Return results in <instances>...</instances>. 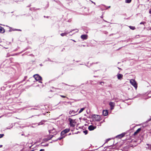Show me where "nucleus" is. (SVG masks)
Segmentation results:
<instances>
[{
	"instance_id": "nucleus-45",
	"label": "nucleus",
	"mask_w": 151,
	"mask_h": 151,
	"mask_svg": "<svg viewBox=\"0 0 151 151\" xmlns=\"http://www.w3.org/2000/svg\"><path fill=\"white\" fill-rule=\"evenodd\" d=\"M17 31H21L22 30H21V29H18V30Z\"/></svg>"
},
{
	"instance_id": "nucleus-15",
	"label": "nucleus",
	"mask_w": 151,
	"mask_h": 151,
	"mask_svg": "<svg viewBox=\"0 0 151 151\" xmlns=\"http://www.w3.org/2000/svg\"><path fill=\"white\" fill-rule=\"evenodd\" d=\"M70 32H68V31H65V32L62 33L60 34L61 36L63 37L64 36H66Z\"/></svg>"
},
{
	"instance_id": "nucleus-1",
	"label": "nucleus",
	"mask_w": 151,
	"mask_h": 151,
	"mask_svg": "<svg viewBox=\"0 0 151 151\" xmlns=\"http://www.w3.org/2000/svg\"><path fill=\"white\" fill-rule=\"evenodd\" d=\"M92 118L94 121L97 122H99L101 120L100 116L97 115H92Z\"/></svg>"
},
{
	"instance_id": "nucleus-54",
	"label": "nucleus",
	"mask_w": 151,
	"mask_h": 151,
	"mask_svg": "<svg viewBox=\"0 0 151 151\" xmlns=\"http://www.w3.org/2000/svg\"><path fill=\"white\" fill-rule=\"evenodd\" d=\"M68 22H70V20H68Z\"/></svg>"
},
{
	"instance_id": "nucleus-27",
	"label": "nucleus",
	"mask_w": 151,
	"mask_h": 151,
	"mask_svg": "<svg viewBox=\"0 0 151 151\" xmlns=\"http://www.w3.org/2000/svg\"><path fill=\"white\" fill-rule=\"evenodd\" d=\"M42 146L45 147L47 146L48 145V144H45L44 145H42Z\"/></svg>"
},
{
	"instance_id": "nucleus-40",
	"label": "nucleus",
	"mask_w": 151,
	"mask_h": 151,
	"mask_svg": "<svg viewBox=\"0 0 151 151\" xmlns=\"http://www.w3.org/2000/svg\"><path fill=\"white\" fill-rule=\"evenodd\" d=\"M12 30H13V31H15V30L16 31H17V30H18V29H13Z\"/></svg>"
},
{
	"instance_id": "nucleus-17",
	"label": "nucleus",
	"mask_w": 151,
	"mask_h": 151,
	"mask_svg": "<svg viewBox=\"0 0 151 151\" xmlns=\"http://www.w3.org/2000/svg\"><path fill=\"white\" fill-rule=\"evenodd\" d=\"M45 121L44 120H42L40 122L38 123H37L38 125H42L44 124V122Z\"/></svg>"
},
{
	"instance_id": "nucleus-26",
	"label": "nucleus",
	"mask_w": 151,
	"mask_h": 151,
	"mask_svg": "<svg viewBox=\"0 0 151 151\" xmlns=\"http://www.w3.org/2000/svg\"><path fill=\"white\" fill-rule=\"evenodd\" d=\"M4 135V134H0V138L2 137Z\"/></svg>"
},
{
	"instance_id": "nucleus-46",
	"label": "nucleus",
	"mask_w": 151,
	"mask_h": 151,
	"mask_svg": "<svg viewBox=\"0 0 151 151\" xmlns=\"http://www.w3.org/2000/svg\"><path fill=\"white\" fill-rule=\"evenodd\" d=\"M101 17L102 18L103 17V15H102Z\"/></svg>"
},
{
	"instance_id": "nucleus-50",
	"label": "nucleus",
	"mask_w": 151,
	"mask_h": 151,
	"mask_svg": "<svg viewBox=\"0 0 151 151\" xmlns=\"http://www.w3.org/2000/svg\"><path fill=\"white\" fill-rule=\"evenodd\" d=\"M73 40V41H74V42H76V41L75 40Z\"/></svg>"
},
{
	"instance_id": "nucleus-59",
	"label": "nucleus",
	"mask_w": 151,
	"mask_h": 151,
	"mask_svg": "<svg viewBox=\"0 0 151 151\" xmlns=\"http://www.w3.org/2000/svg\"><path fill=\"white\" fill-rule=\"evenodd\" d=\"M104 21H105V22H106V21L105 20H104Z\"/></svg>"
},
{
	"instance_id": "nucleus-33",
	"label": "nucleus",
	"mask_w": 151,
	"mask_h": 151,
	"mask_svg": "<svg viewBox=\"0 0 151 151\" xmlns=\"http://www.w3.org/2000/svg\"><path fill=\"white\" fill-rule=\"evenodd\" d=\"M26 79L25 78H24V79L22 81H21L20 82L21 83H22V82L23 81H24Z\"/></svg>"
},
{
	"instance_id": "nucleus-51",
	"label": "nucleus",
	"mask_w": 151,
	"mask_h": 151,
	"mask_svg": "<svg viewBox=\"0 0 151 151\" xmlns=\"http://www.w3.org/2000/svg\"><path fill=\"white\" fill-rule=\"evenodd\" d=\"M48 60L49 61H51V60H50V59H48Z\"/></svg>"
},
{
	"instance_id": "nucleus-42",
	"label": "nucleus",
	"mask_w": 151,
	"mask_h": 151,
	"mask_svg": "<svg viewBox=\"0 0 151 151\" xmlns=\"http://www.w3.org/2000/svg\"><path fill=\"white\" fill-rule=\"evenodd\" d=\"M44 17H46V18H48L49 17V16H47V17H45V16H44Z\"/></svg>"
},
{
	"instance_id": "nucleus-48",
	"label": "nucleus",
	"mask_w": 151,
	"mask_h": 151,
	"mask_svg": "<svg viewBox=\"0 0 151 151\" xmlns=\"http://www.w3.org/2000/svg\"><path fill=\"white\" fill-rule=\"evenodd\" d=\"M63 84H64L65 85H67V84H65V83H62Z\"/></svg>"
},
{
	"instance_id": "nucleus-53",
	"label": "nucleus",
	"mask_w": 151,
	"mask_h": 151,
	"mask_svg": "<svg viewBox=\"0 0 151 151\" xmlns=\"http://www.w3.org/2000/svg\"><path fill=\"white\" fill-rule=\"evenodd\" d=\"M71 133H69V134H68V135H71Z\"/></svg>"
},
{
	"instance_id": "nucleus-13",
	"label": "nucleus",
	"mask_w": 151,
	"mask_h": 151,
	"mask_svg": "<svg viewBox=\"0 0 151 151\" xmlns=\"http://www.w3.org/2000/svg\"><path fill=\"white\" fill-rule=\"evenodd\" d=\"M108 114V111L107 110H104L103 111V115L104 116H107Z\"/></svg>"
},
{
	"instance_id": "nucleus-39",
	"label": "nucleus",
	"mask_w": 151,
	"mask_h": 151,
	"mask_svg": "<svg viewBox=\"0 0 151 151\" xmlns=\"http://www.w3.org/2000/svg\"><path fill=\"white\" fill-rule=\"evenodd\" d=\"M29 55L31 56H34V55H33V54H30Z\"/></svg>"
},
{
	"instance_id": "nucleus-14",
	"label": "nucleus",
	"mask_w": 151,
	"mask_h": 151,
	"mask_svg": "<svg viewBox=\"0 0 151 151\" xmlns=\"http://www.w3.org/2000/svg\"><path fill=\"white\" fill-rule=\"evenodd\" d=\"M141 128L138 129L136 130V131L134 133V135H136L138 133H139L141 131Z\"/></svg>"
},
{
	"instance_id": "nucleus-21",
	"label": "nucleus",
	"mask_w": 151,
	"mask_h": 151,
	"mask_svg": "<svg viewBox=\"0 0 151 151\" xmlns=\"http://www.w3.org/2000/svg\"><path fill=\"white\" fill-rule=\"evenodd\" d=\"M132 0H125V2L126 3H129L131 2Z\"/></svg>"
},
{
	"instance_id": "nucleus-22",
	"label": "nucleus",
	"mask_w": 151,
	"mask_h": 151,
	"mask_svg": "<svg viewBox=\"0 0 151 151\" xmlns=\"http://www.w3.org/2000/svg\"><path fill=\"white\" fill-rule=\"evenodd\" d=\"M98 83H99L101 85H103L104 83V82H98Z\"/></svg>"
},
{
	"instance_id": "nucleus-57",
	"label": "nucleus",
	"mask_w": 151,
	"mask_h": 151,
	"mask_svg": "<svg viewBox=\"0 0 151 151\" xmlns=\"http://www.w3.org/2000/svg\"><path fill=\"white\" fill-rule=\"evenodd\" d=\"M30 5H29V6H28V7H29L30 6Z\"/></svg>"
},
{
	"instance_id": "nucleus-60",
	"label": "nucleus",
	"mask_w": 151,
	"mask_h": 151,
	"mask_svg": "<svg viewBox=\"0 0 151 151\" xmlns=\"http://www.w3.org/2000/svg\"><path fill=\"white\" fill-rule=\"evenodd\" d=\"M9 31H11V30H9Z\"/></svg>"
},
{
	"instance_id": "nucleus-16",
	"label": "nucleus",
	"mask_w": 151,
	"mask_h": 151,
	"mask_svg": "<svg viewBox=\"0 0 151 151\" xmlns=\"http://www.w3.org/2000/svg\"><path fill=\"white\" fill-rule=\"evenodd\" d=\"M5 32V30L4 28L0 27V32L4 33Z\"/></svg>"
},
{
	"instance_id": "nucleus-52",
	"label": "nucleus",
	"mask_w": 151,
	"mask_h": 151,
	"mask_svg": "<svg viewBox=\"0 0 151 151\" xmlns=\"http://www.w3.org/2000/svg\"><path fill=\"white\" fill-rule=\"evenodd\" d=\"M64 49H65V48H63V49H62V51H63Z\"/></svg>"
},
{
	"instance_id": "nucleus-20",
	"label": "nucleus",
	"mask_w": 151,
	"mask_h": 151,
	"mask_svg": "<svg viewBox=\"0 0 151 151\" xmlns=\"http://www.w3.org/2000/svg\"><path fill=\"white\" fill-rule=\"evenodd\" d=\"M129 27L131 29H132L133 30H134L135 28V27L134 26H129Z\"/></svg>"
},
{
	"instance_id": "nucleus-6",
	"label": "nucleus",
	"mask_w": 151,
	"mask_h": 151,
	"mask_svg": "<svg viewBox=\"0 0 151 151\" xmlns=\"http://www.w3.org/2000/svg\"><path fill=\"white\" fill-rule=\"evenodd\" d=\"M68 121L70 122V125L71 127H75V125L73 124L74 123L73 119L71 118H69L68 119Z\"/></svg>"
},
{
	"instance_id": "nucleus-61",
	"label": "nucleus",
	"mask_w": 151,
	"mask_h": 151,
	"mask_svg": "<svg viewBox=\"0 0 151 151\" xmlns=\"http://www.w3.org/2000/svg\"><path fill=\"white\" fill-rule=\"evenodd\" d=\"M119 68V69H120V68Z\"/></svg>"
},
{
	"instance_id": "nucleus-12",
	"label": "nucleus",
	"mask_w": 151,
	"mask_h": 151,
	"mask_svg": "<svg viewBox=\"0 0 151 151\" xmlns=\"http://www.w3.org/2000/svg\"><path fill=\"white\" fill-rule=\"evenodd\" d=\"M56 132V130L53 127H52V129L49 130V132L50 133H54Z\"/></svg>"
},
{
	"instance_id": "nucleus-44",
	"label": "nucleus",
	"mask_w": 151,
	"mask_h": 151,
	"mask_svg": "<svg viewBox=\"0 0 151 151\" xmlns=\"http://www.w3.org/2000/svg\"><path fill=\"white\" fill-rule=\"evenodd\" d=\"M37 109L34 108H32L31 109H35H35L36 110Z\"/></svg>"
},
{
	"instance_id": "nucleus-18",
	"label": "nucleus",
	"mask_w": 151,
	"mask_h": 151,
	"mask_svg": "<svg viewBox=\"0 0 151 151\" xmlns=\"http://www.w3.org/2000/svg\"><path fill=\"white\" fill-rule=\"evenodd\" d=\"M102 6H104V9L106 10V9H108V8H109L111 7V6H110L107 7L106 6L104 5H102Z\"/></svg>"
},
{
	"instance_id": "nucleus-35",
	"label": "nucleus",
	"mask_w": 151,
	"mask_h": 151,
	"mask_svg": "<svg viewBox=\"0 0 151 151\" xmlns=\"http://www.w3.org/2000/svg\"><path fill=\"white\" fill-rule=\"evenodd\" d=\"M60 96L62 98H65L66 97L65 96H63V95H60Z\"/></svg>"
},
{
	"instance_id": "nucleus-9",
	"label": "nucleus",
	"mask_w": 151,
	"mask_h": 151,
	"mask_svg": "<svg viewBox=\"0 0 151 151\" xmlns=\"http://www.w3.org/2000/svg\"><path fill=\"white\" fill-rule=\"evenodd\" d=\"M96 128V126H94L93 125H90L88 127V129L90 131H92L93 130Z\"/></svg>"
},
{
	"instance_id": "nucleus-64",
	"label": "nucleus",
	"mask_w": 151,
	"mask_h": 151,
	"mask_svg": "<svg viewBox=\"0 0 151 151\" xmlns=\"http://www.w3.org/2000/svg\"><path fill=\"white\" fill-rule=\"evenodd\" d=\"M149 97H151V96H149Z\"/></svg>"
},
{
	"instance_id": "nucleus-25",
	"label": "nucleus",
	"mask_w": 151,
	"mask_h": 151,
	"mask_svg": "<svg viewBox=\"0 0 151 151\" xmlns=\"http://www.w3.org/2000/svg\"><path fill=\"white\" fill-rule=\"evenodd\" d=\"M110 140V138L106 140V142H105V143H107L109 140Z\"/></svg>"
},
{
	"instance_id": "nucleus-24",
	"label": "nucleus",
	"mask_w": 151,
	"mask_h": 151,
	"mask_svg": "<svg viewBox=\"0 0 151 151\" xmlns=\"http://www.w3.org/2000/svg\"><path fill=\"white\" fill-rule=\"evenodd\" d=\"M65 137V136H63V137H59V138H58V139L56 140V141L58 140H61V139H62L63 138H64Z\"/></svg>"
},
{
	"instance_id": "nucleus-37",
	"label": "nucleus",
	"mask_w": 151,
	"mask_h": 151,
	"mask_svg": "<svg viewBox=\"0 0 151 151\" xmlns=\"http://www.w3.org/2000/svg\"><path fill=\"white\" fill-rule=\"evenodd\" d=\"M18 53H15L13 55H12V56H14V55H18Z\"/></svg>"
},
{
	"instance_id": "nucleus-28",
	"label": "nucleus",
	"mask_w": 151,
	"mask_h": 151,
	"mask_svg": "<svg viewBox=\"0 0 151 151\" xmlns=\"http://www.w3.org/2000/svg\"><path fill=\"white\" fill-rule=\"evenodd\" d=\"M146 23L145 22H141L140 23V24H144L145 23Z\"/></svg>"
},
{
	"instance_id": "nucleus-47",
	"label": "nucleus",
	"mask_w": 151,
	"mask_h": 151,
	"mask_svg": "<svg viewBox=\"0 0 151 151\" xmlns=\"http://www.w3.org/2000/svg\"><path fill=\"white\" fill-rule=\"evenodd\" d=\"M2 146H2V145H0V148H1V147H2Z\"/></svg>"
},
{
	"instance_id": "nucleus-23",
	"label": "nucleus",
	"mask_w": 151,
	"mask_h": 151,
	"mask_svg": "<svg viewBox=\"0 0 151 151\" xmlns=\"http://www.w3.org/2000/svg\"><path fill=\"white\" fill-rule=\"evenodd\" d=\"M88 132V131L87 130H85L83 131V132L85 134H87Z\"/></svg>"
},
{
	"instance_id": "nucleus-49",
	"label": "nucleus",
	"mask_w": 151,
	"mask_h": 151,
	"mask_svg": "<svg viewBox=\"0 0 151 151\" xmlns=\"http://www.w3.org/2000/svg\"><path fill=\"white\" fill-rule=\"evenodd\" d=\"M50 91H54V90L52 91V90H51Z\"/></svg>"
},
{
	"instance_id": "nucleus-56",
	"label": "nucleus",
	"mask_w": 151,
	"mask_h": 151,
	"mask_svg": "<svg viewBox=\"0 0 151 151\" xmlns=\"http://www.w3.org/2000/svg\"><path fill=\"white\" fill-rule=\"evenodd\" d=\"M39 82H40V83H42V82L41 81H39Z\"/></svg>"
},
{
	"instance_id": "nucleus-41",
	"label": "nucleus",
	"mask_w": 151,
	"mask_h": 151,
	"mask_svg": "<svg viewBox=\"0 0 151 151\" xmlns=\"http://www.w3.org/2000/svg\"><path fill=\"white\" fill-rule=\"evenodd\" d=\"M91 1V2H92V3H93L94 4H95V2H93V1Z\"/></svg>"
},
{
	"instance_id": "nucleus-5",
	"label": "nucleus",
	"mask_w": 151,
	"mask_h": 151,
	"mask_svg": "<svg viewBox=\"0 0 151 151\" xmlns=\"http://www.w3.org/2000/svg\"><path fill=\"white\" fill-rule=\"evenodd\" d=\"M78 109H77L75 111V110H70L69 112V114H73L71 116H74L78 114H74L75 113H76L78 111Z\"/></svg>"
},
{
	"instance_id": "nucleus-58",
	"label": "nucleus",
	"mask_w": 151,
	"mask_h": 151,
	"mask_svg": "<svg viewBox=\"0 0 151 151\" xmlns=\"http://www.w3.org/2000/svg\"><path fill=\"white\" fill-rule=\"evenodd\" d=\"M53 137V136L52 135V137H51V138L52 137Z\"/></svg>"
},
{
	"instance_id": "nucleus-3",
	"label": "nucleus",
	"mask_w": 151,
	"mask_h": 151,
	"mask_svg": "<svg viewBox=\"0 0 151 151\" xmlns=\"http://www.w3.org/2000/svg\"><path fill=\"white\" fill-rule=\"evenodd\" d=\"M70 129L69 128H67L62 131L60 133V135L62 136L68 132L70 131Z\"/></svg>"
},
{
	"instance_id": "nucleus-32",
	"label": "nucleus",
	"mask_w": 151,
	"mask_h": 151,
	"mask_svg": "<svg viewBox=\"0 0 151 151\" xmlns=\"http://www.w3.org/2000/svg\"><path fill=\"white\" fill-rule=\"evenodd\" d=\"M26 79L25 78H24V79L22 81H21L20 82L21 83H22V82L23 81H24Z\"/></svg>"
},
{
	"instance_id": "nucleus-43",
	"label": "nucleus",
	"mask_w": 151,
	"mask_h": 151,
	"mask_svg": "<svg viewBox=\"0 0 151 151\" xmlns=\"http://www.w3.org/2000/svg\"><path fill=\"white\" fill-rule=\"evenodd\" d=\"M27 76H24V78L26 79L27 78Z\"/></svg>"
},
{
	"instance_id": "nucleus-4",
	"label": "nucleus",
	"mask_w": 151,
	"mask_h": 151,
	"mask_svg": "<svg viewBox=\"0 0 151 151\" xmlns=\"http://www.w3.org/2000/svg\"><path fill=\"white\" fill-rule=\"evenodd\" d=\"M35 78V80L36 81H38L39 80H41L42 78L41 76H40L37 74H35L33 76Z\"/></svg>"
},
{
	"instance_id": "nucleus-10",
	"label": "nucleus",
	"mask_w": 151,
	"mask_h": 151,
	"mask_svg": "<svg viewBox=\"0 0 151 151\" xmlns=\"http://www.w3.org/2000/svg\"><path fill=\"white\" fill-rule=\"evenodd\" d=\"M81 38L83 39V40H86L87 39L88 35H81Z\"/></svg>"
},
{
	"instance_id": "nucleus-62",
	"label": "nucleus",
	"mask_w": 151,
	"mask_h": 151,
	"mask_svg": "<svg viewBox=\"0 0 151 151\" xmlns=\"http://www.w3.org/2000/svg\"><path fill=\"white\" fill-rule=\"evenodd\" d=\"M97 63V62H96V63Z\"/></svg>"
},
{
	"instance_id": "nucleus-63",
	"label": "nucleus",
	"mask_w": 151,
	"mask_h": 151,
	"mask_svg": "<svg viewBox=\"0 0 151 151\" xmlns=\"http://www.w3.org/2000/svg\"><path fill=\"white\" fill-rule=\"evenodd\" d=\"M78 132H77V133H76V134L78 133Z\"/></svg>"
},
{
	"instance_id": "nucleus-31",
	"label": "nucleus",
	"mask_w": 151,
	"mask_h": 151,
	"mask_svg": "<svg viewBox=\"0 0 151 151\" xmlns=\"http://www.w3.org/2000/svg\"><path fill=\"white\" fill-rule=\"evenodd\" d=\"M40 8H38L37 9H35V8H33V9L35 10H40Z\"/></svg>"
},
{
	"instance_id": "nucleus-19",
	"label": "nucleus",
	"mask_w": 151,
	"mask_h": 151,
	"mask_svg": "<svg viewBox=\"0 0 151 151\" xmlns=\"http://www.w3.org/2000/svg\"><path fill=\"white\" fill-rule=\"evenodd\" d=\"M85 109L84 108H82L80 110V111H79L78 114L80 113H81L82 111H83V110Z\"/></svg>"
},
{
	"instance_id": "nucleus-36",
	"label": "nucleus",
	"mask_w": 151,
	"mask_h": 151,
	"mask_svg": "<svg viewBox=\"0 0 151 151\" xmlns=\"http://www.w3.org/2000/svg\"><path fill=\"white\" fill-rule=\"evenodd\" d=\"M149 13L151 14V9L149 10Z\"/></svg>"
},
{
	"instance_id": "nucleus-34",
	"label": "nucleus",
	"mask_w": 151,
	"mask_h": 151,
	"mask_svg": "<svg viewBox=\"0 0 151 151\" xmlns=\"http://www.w3.org/2000/svg\"><path fill=\"white\" fill-rule=\"evenodd\" d=\"M51 88H53V89H59V88H54L53 87H51Z\"/></svg>"
},
{
	"instance_id": "nucleus-30",
	"label": "nucleus",
	"mask_w": 151,
	"mask_h": 151,
	"mask_svg": "<svg viewBox=\"0 0 151 151\" xmlns=\"http://www.w3.org/2000/svg\"><path fill=\"white\" fill-rule=\"evenodd\" d=\"M151 120V117H150V118L148 119V120H147L146 121V122H148L149 121Z\"/></svg>"
},
{
	"instance_id": "nucleus-7",
	"label": "nucleus",
	"mask_w": 151,
	"mask_h": 151,
	"mask_svg": "<svg viewBox=\"0 0 151 151\" xmlns=\"http://www.w3.org/2000/svg\"><path fill=\"white\" fill-rule=\"evenodd\" d=\"M109 105L110 106V109L111 110H112L114 109V107L115 105V104L112 102H110L109 103Z\"/></svg>"
},
{
	"instance_id": "nucleus-29",
	"label": "nucleus",
	"mask_w": 151,
	"mask_h": 151,
	"mask_svg": "<svg viewBox=\"0 0 151 151\" xmlns=\"http://www.w3.org/2000/svg\"><path fill=\"white\" fill-rule=\"evenodd\" d=\"M76 30V29H71L69 32H70V33L71 32L73 31H74V30ZM76 30H77V31L76 32H78V30L77 29H76Z\"/></svg>"
},
{
	"instance_id": "nucleus-55",
	"label": "nucleus",
	"mask_w": 151,
	"mask_h": 151,
	"mask_svg": "<svg viewBox=\"0 0 151 151\" xmlns=\"http://www.w3.org/2000/svg\"><path fill=\"white\" fill-rule=\"evenodd\" d=\"M40 66H42V64H40Z\"/></svg>"
},
{
	"instance_id": "nucleus-11",
	"label": "nucleus",
	"mask_w": 151,
	"mask_h": 151,
	"mask_svg": "<svg viewBox=\"0 0 151 151\" xmlns=\"http://www.w3.org/2000/svg\"><path fill=\"white\" fill-rule=\"evenodd\" d=\"M118 79L121 80L123 78V75L122 74L118 73L117 75Z\"/></svg>"
},
{
	"instance_id": "nucleus-8",
	"label": "nucleus",
	"mask_w": 151,
	"mask_h": 151,
	"mask_svg": "<svg viewBox=\"0 0 151 151\" xmlns=\"http://www.w3.org/2000/svg\"><path fill=\"white\" fill-rule=\"evenodd\" d=\"M125 134V133H123L121 134L118 135L116 137V138H118L119 139H121L123 137Z\"/></svg>"
},
{
	"instance_id": "nucleus-2",
	"label": "nucleus",
	"mask_w": 151,
	"mask_h": 151,
	"mask_svg": "<svg viewBox=\"0 0 151 151\" xmlns=\"http://www.w3.org/2000/svg\"><path fill=\"white\" fill-rule=\"evenodd\" d=\"M130 82L131 84L136 89L137 88V84L134 80H131L130 81Z\"/></svg>"
},
{
	"instance_id": "nucleus-38",
	"label": "nucleus",
	"mask_w": 151,
	"mask_h": 151,
	"mask_svg": "<svg viewBox=\"0 0 151 151\" xmlns=\"http://www.w3.org/2000/svg\"><path fill=\"white\" fill-rule=\"evenodd\" d=\"M40 151H45V150L44 149H41L40 150Z\"/></svg>"
}]
</instances>
